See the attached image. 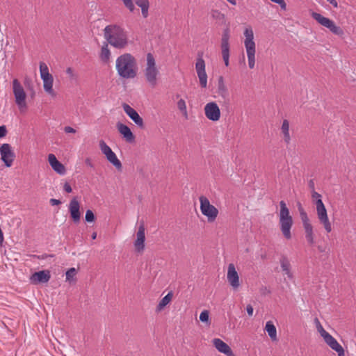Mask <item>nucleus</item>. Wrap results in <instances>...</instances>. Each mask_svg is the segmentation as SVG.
I'll use <instances>...</instances> for the list:
<instances>
[{"label": "nucleus", "instance_id": "f257e3e1", "mask_svg": "<svg viewBox=\"0 0 356 356\" xmlns=\"http://www.w3.org/2000/svg\"><path fill=\"white\" fill-rule=\"evenodd\" d=\"M115 68L119 76L123 79H134L137 75L136 60L129 53L122 54L117 58Z\"/></svg>", "mask_w": 356, "mask_h": 356}, {"label": "nucleus", "instance_id": "f03ea898", "mask_svg": "<svg viewBox=\"0 0 356 356\" xmlns=\"http://www.w3.org/2000/svg\"><path fill=\"white\" fill-rule=\"evenodd\" d=\"M104 38L113 47L122 49L128 44L127 31L121 26L110 24L104 28Z\"/></svg>", "mask_w": 356, "mask_h": 356}, {"label": "nucleus", "instance_id": "7ed1b4c3", "mask_svg": "<svg viewBox=\"0 0 356 356\" xmlns=\"http://www.w3.org/2000/svg\"><path fill=\"white\" fill-rule=\"evenodd\" d=\"M160 74L159 68L156 64V60L151 53L146 56V63L143 70V75L146 82L152 88L157 85L158 77Z\"/></svg>", "mask_w": 356, "mask_h": 356}, {"label": "nucleus", "instance_id": "20e7f679", "mask_svg": "<svg viewBox=\"0 0 356 356\" xmlns=\"http://www.w3.org/2000/svg\"><path fill=\"white\" fill-rule=\"evenodd\" d=\"M279 224L280 230L286 239L291 238V229L293 225V218L284 201L280 202Z\"/></svg>", "mask_w": 356, "mask_h": 356}, {"label": "nucleus", "instance_id": "39448f33", "mask_svg": "<svg viewBox=\"0 0 356 356\" xmlns=\"http://www.w3.org/2000/svg\"><path fill=\"white\" fill-rule=\"evenodd\" d=\"M312 198L316 204V213L319 222L323 225V227L327 233L331 232L332 225L327 216V209L322 201L321 195L313 190L312 192Z\"/></svg>", "mask_w": 356, "mask_h": 356}, {"label": "nucleus", "instance_id": "423d86ee", "mask_svg": "<svg viewBox=\"0 0 356 356\" xmlns=\"http://www.w3.org/2000/svg\"><path fill=\"white\" fill-rule=\"evenodd\" d=\"M243 34L245 36L244 46L248 56V66L250 69H253L255 65L256 44L254 41V33L251 26L246 27Z\"/></svg>", "mask_w": 356, "mask_h": 356}, {"label": "nucleus", "instance_id": "0eeeda50", "mask_svg": "<svg viewBox=\"0 0 356 356\" xmlns=\"http://www.w3.org/2000/svg\"><path fill=\"white\" fill-rule=\"evenodd\" d=\"M13 91L15 99V103L21 111L27 108L26 102V95L20 83V82L15 79L13 81Z\"/></svg>", "mask_w": 356, "mask_h": 356}, {"label": "nucleus", "instance_id": "6e6552de", "mask_svg": "<svg viewBox=\"0 0 356 356\" xmlns=\"http://www.w3.org/2000/svg\"><path fill=\"white\" fill-rule=\"evenodd\" d=\"M312 17L321 25L327 28L333 34L341 36L343 35L342 29L337 26L334 22L329 18H327L320 13L313 12Z\"/></svg>", "mask_w": 356, "mask_h": 356}, {"label": "nucleus", "instance_id": "1a4fd4ad", "mask_svg": "<svg viewBox=\"0 0 356 356\" xmlns=\"http://www.w3.org/2000/svg\"><path fill=\"white\" fill-rule=\"evenodd\" d=\"M200 211L207 218L209 222H213L218 216V210L204 196L200 197Z\"/></svg>", "mask_w": 356, "mask_h": 356}, {"label": "nucleus", "instance_id": "9d476101", "mask_svg": "<svg viewBox=\"0 0 356 356\" xmlns=\"http://www.w3.org/2000/svg\"><path fill=\"white\" fill-rule=\"evenodd\" d=\"M205 61L203 59L202 56L198 54V57L197 58L195 63V70L202 88H207V74L205 70Z\"/></svg>", "mask_w": 356, "mask_h": 356}, {"label": "nucleus", "instance_id": "9b49d317", "mask_svg": "<svg viewBox=\"0 0 356 356\" xmlns=\"http://www.w3.org/2000/svg\"><path fill=\"white\" fill-rule=\"evenodd\" d=\"M0 155L1 161L6 167L9 168L13 165L15 159V154L10 144L3 143L1 145Z\"/></svg>", "mask_w": 356, "mask_h": 356}, {"label": "nucleus", "instance_id": "f8f14e48", "mask_svg": "<svg viewBox=\"0 0 356 356\" xmlns=\"http://www.w3.org/2000/svg\"><path fill=\"white\" fill-rule=\"evenodd\" d=\"M229 29L227 28L223 30L220 44L222 59L227 67L229 65Z\"/></svg>", "mask_w": 356, "mask_h": 356}, {"label": "nucleus", "instance_id": "ddd939ff", "mask_svg": "<svg viewBox=\"0 0 356 356\" xmlns=\"http://www.w3.org/2000/svg\"><path fill=\"white\" fill-rule=\"evenodd\" d=\"M99 147L102 153L106 156L107 160L112 163L117 169L122 168V163L118 159L116 154L111 148L104 141L100 140Z\"/></svg>", "mask_w": 356, "mask_h": 356}, {"label": "nucleus", "instance_id": "4468645a", "mask_svg": "<svg viewBox=\"0 0 356 356\" xmlns=\"http://www.w3.org/2000/svg\"><path fill=\"white\" fill-rule=\"evenodd\" d=\"M204 113L206 117L211 121H218L220 118V108L214 102L207 103L205 105Z\"/></svg>", "mask_w": 356, "mask_h": 356}, {"label": "nucleus", "instance_id": "2eb2a0df", "mask_svg": "<svg viewBox=\"0 0 356 356\" xmlns=\"http://www.w3.org/2000/svg\"><path fill=\"white\" fill-rule=\"evenodd\" d=\"M325 342L334 350H335L338 356H345L344 350L343 347L338 343V341L328 332H324L322 336Z\"/></svg>", "mask_w": 356, "mask_h": 356}, {"label": "nucleus", "instance_id": "dca6fc26", "mask_svg": "<svg viewBox=\"0 0 356 356\" xmlns=\"http://www.w3.org/2000/svg\"><path fill=\"white\" fill-rule=\"evenodd\" d=\"M122 108L125 113L130 118L131 120L139 127H144L143 118L139 115L138 112L127 104H123Z\"/></svg>", "mask_w": 356, "mask_h": 356}, {"label": "nucleus", "instance_id": "f3484780", "mask_svg": "<svg viewBox=\"0 0 356 356\" xmlns=\"http://www.w3.org/2000/svg\"><path fill=\"white\" fill-rule=\"evenodd\" d=\"M280 264L283 275H286L289 280L293 281L294 280V275L289 259L286 256L282 255L280 259Z\"/></svg>", "mask_w": 356, "mask_h": 356}, {"label": "nucleus", "instance_id": "a211bd4d", "mask_svg": "<svg viewBox=\"0 0 356 356\" xmlns=\"http://www.w3.org/2000/svg\"><path fill=\"white\" fill-rule=\"evenodd\" d=\"M70 216L74 223H79L81 218L80 204L76 197H73L69 204Z\"/></svg>", "mask_w": 356, "mask_h": 356}, {"label": "nucleus", "instance_id": "6ab92c4d", "mask_svg": "<svg viewBox=\"0 0 356 356\" xmlns=\"http://www.w3.org/2000/svg\"><path fill=\"white\" fill-rule=\"evenodd\" d=\"M51 278L50 272L49 270H40L35 272L30 277L32 284H37L40 283H47Z\"/></svg>", "mask_w": 356, "mask_h": 356}, {"label": "nucleus", "instance_id": "aec40b11", "mask_svg": "<svg viewBox=\"0 0 356 356\" xmlns=\"http://www.w3.org/2000/svg\"><path fill=\"white\" fill-rule=\"evenodd\" d=\"M227 278L229 284L234 289H237L240 286L238 274L233 264L228 266Z\"/></svg>", "mask_w": 356, "mask_h": 356}, {"label": "nucleus", "instance_id": "412c9836", "mask_svg": "<svg viewBox=\"0 0 356 356\" xmlns=\"http://www.w3.org/2000/svg\"><path fill=\"white\" fill-rule=\"evenodd\" d=\"M145 227L144 225L142 224L138 227V230L136 234V240L134 242V247L136 252H141L143 251L145 248Z\"/></svg>", "mask_w": 356, "mask_h": 356}, {"label": "nucleus", "instance_id": "4be33fe9", "mask_svg": "<svg viewBox=\"0 0 356 356\" xmlns=\"http://www.w3.org/2000/svg\"><path fill=\"white\" fill-rule=\"evenodd\" d=\"M48 161L52 169L60 175H64L66 173L65 166L58 161L56 156L53 154L48 155Z\"/></svg>", "mask_w": 356, "mask_h": 356}, {"label": "nucleus", "instance_id": "5701e85b", "mask_svg": "<svg viewBox=\"0 0 356 356\" xmlns=\"http://www.w3.org/2000/svg\"><path fill=\"white\" fill-rule=\"evenodd\" d=\"M213 344L219 352L227 356H233V352L230 347L220 339H213Z\"/></svg>", "mask_w": 356, "mask_h": 356}, {"label": "nucleus", "instance_id": "b1692460", "mask_svg": "<svg viewBox=\"0 0 356 356\" xmlns=\"http://www.w3.org/2000/svg\"><path fill=\"white\" fill-rule=\"evenodd\" d=\"M117 128L118 131L123 136V137L127 142H134L135 136L128 126L122 123L118 122L117 124Z\"/></svg>", "mask_w": 356, "mask_h": 356}, {"label": "nucleus", "instance_id": "393cba45", "mask_svg": "<svg viewBox=\"0 0 356 356\" xmlns=\"http://www.w3.org/2000/svg\"><path fill=\"white\" fill-rule=\"evenodd\" d=\"M43 81L44 90L51 97H56V92L53 90L54 78L52 75L43 76L41 78Z\"/></svg>", "mask_w": 356, "mask_h": 356}, {"label": "nucleus", "instance_id": "a878e982", "mask_svg": "<svg viewBox=\"0 0 356 356\" xmlns=\"http://www.w3.org/2000/svg\"><path fill=\"white\" fill-rule=\"evenodd\" d=\"M136 4L141 8V13L144 18L149 15V2L148 0H136Z\"/></svg>", "mask_w": 356, "mask_h": 356}, {"label": "nucleus", "instance_id": "bb28decb", "mask_svg": "<svg viewBox=\"0 0 356 356\" xmlns=\"http://www.w3.org/2000/svg\"><path fill=\"white\" fill-rule=\"evenodd\" d=\"M265 330L268 332V336L272 341H277V330L276 327L272 321H267L265 326Z\"/></svg>", "mask_w": 356, "mask_h": 356}, {"label": "nucleus", "instance_id": "cd10ccee", "mask_svg": "<svg viewBox=\"0 0 356 356\" xmlns=\"http://www.w3.org/2000/svg\"><path fill=\"white\" fill-rule=\"evenodd\" d=\"M173 296L172 291H169L167 295H165L159 302L158 305L156 306V311L160 312L167 305H168Z\"/></svg>", "mask_w": 356, "mask_h": 356}, {"label": "nucleus", "instance_id": "c85d7f7f", "mask_svg": "<svg viewBox=\"0 0 356 356\" xmlns=\"http://www.w3.org/2000/svg\"><path fill=\"white\" fill-rule=\"evenodd\" d=\"M282 133L284 136V140L286 143L289 144L291 140V137L289 134V123L287 120H284L282 127H281Z\"/></svg>", "mask_w": 356, "mask_h": 356}, {"label": "nucleus", "instance_id": "c756f323", "mask_svg": "<svg viewBox=\"0 0 356 356\" xmlns=\"http://www.w3.org/2000/svg\"><path fill=\"white\" fill-rule=\"evenodd\" d=\"M305 232V238L307 241L312 245L314 243V236L313 233V227L311 224L303 226Z\"/></svg>", "mask_w": 356, "mask_h": 356}, {"label": "nucleus", "instance_id": "7c9ffc66", "mask_svg": "<svg viewBox=\"0 0 356 356\" xmlns=\"http://www.w3.org/2000/svg\"><path fill=\"white\" fill-rule=\"evenodd\" d=\"M218 93L222 97H225L228 95L227 88L224 83L222 76H220L218 82Z\"/></svg>", "mask_w": 356, "mask_h": 356}, {"label": "nucleus", "instance_id": "2f4dec72", "mask_svg": "<svg viewBox=\"0 0 356 356\" xmlns=\"http://www.w3.org/2000/svg\"><path fill=\"white\" fill-rule=\"evenodd\" d=\"M100 58L104 63H108L110 59L111 52L108 48V45L105 44L102 47L100 52Z\"/></svg>", "mask_w": 356, "mask_h": 356}, {"label": "nucleus", "instance_id": "473e14b6", "mask_svg": "<svg viewBox=\"0 0 356 356\" xmlns=\"http://www.w3.org/2000/svg\"><path fill=\"white\" fill-rule=\"evenodd\" d=\"M211 17L219 23H223L225 21V15L218 10H213L211 11Z\"/></svg>", "mask_w": 356, "mask_h": 356}, {"label": "nucleus", "instance_id": "72a5a7b5", "mask_svg": "<svg viewBox=\"0 0 356 356\" xmlns=\"http://www.w3.org/2000/svg\"><path fill=\"white\" fill-rule=\"evenodd\" d=\"M40 73L41 78H43V76H46L47 75H51L49 72L48 66L43 62L40 63Z\"/></svg>", "mask_w": 356, "mask_h": 356}, {"label": "nucleus", "instance_id": "f704fd0d", "mask_svg": "<svg viewBox=\"0 0 356 356\" xmlns=\"http://www.w3.org/2000/svg\"><path fill=\"white\" fill-rule=\"evenodd\" d=\"M177 107L185 116H187L186 104V102L183 99H180L177 102Z\"/></svg>", "mask_w": 356, "mask_h": 356}, {"label": "nucleus", "instance_id": "c9c22d12", "mask_svg": "<svg viewBox=\"0 0 356 356\" xmlns=\"http://www.w3.org/2000/svg\"><path fill=\"white\" fill-rule=\"evenodd\" d=\"M200 320L202 323H205L207 325L210 324L209 322V313L207 310H204L200 313Z\"/></svg>", "mask_w": 356, "mask_h": 356}, {"label": "nucleus", "instance_id": "e433bc0d", "mask_svg": "<svg viewBox=\"0 0 356 356\" xmlns=\"http://www.w3.org/2000/svg\"><path fill=\"white\" fill-rule=\"evenodd\" d=\"M123 2L124 6L131 12L134 13L136 10L135 5L133 0H121Z\"/></svg>", "mask_w": 356, "mask_h": 356}, {"label": "nucleus", "instance_id": "4c0bfd02", "mask_svg": "<svg viewBox=\"0 0 356 356\" xmlns=\"http://www.w3.org/2000/svg\"><path fill=\"white\" fill-rule=\"evenodd\" d=\"M85 219L87 222H92L95 220V216L92 210L88 209L86 212Z\"/></svg>", "mask_w": 356, "mask_h": 356}, {"label": "nucleus", "instance_id": "58836bf2", "mask_svg": "<svg viewBox=\"0 0 356 356\" xmlns=\"http://www.w3.org/2000/svg\"><path fill=\"white\" fill-rule=\"evenodd\" d=\"M300 214L303 226L311 224L307 213L303 209L300 210Z\"/></svg>", "mask_w": 356, "mask_h": 356}, {"label": "nucleus", "instance_id": "ea45409f", "mask_svg": "<svg viewBox=\"0 0 356 356\" xmlns=\"http://www.w3.org/2000/svg\"><path fill=\"white\" fill-rule=\"evenodd\" d=\"M76 270L74 268H71L68 269L65 273L66 275V280L68 281H70L74 276L76 275Z\"/></svg>", "mask_w": 356, "mask_h": 356}, {"label": "nucleus", "instance_id": "a19ab883", "mask_svg": "<svg viewBox=\"0 0 356 356\" xmlns=\"http://www.w3.org/2000/svg\"><path fill=\"white\" fill-rule=\"evenodd\" d=\"M316 321L317 323V325H316L317 330H318V332L320 333L321 336L322 337L323 335H324V332H327L325 330V329L323 327L322 325L320 323V322L318 321V320L317 318L316 319Z\"/></svg>", "mask_w": 356, "mask_h": 356}, {"label": "nucleus", "instance_id": "79ce46f5", "mask_svg": "<svg viewBox=\"0 0 356 356\" xmlns=\"http://www.w3.org/2000/svg\"><path fill=\"white\" fill-rule=\"evenodd\" d=\"M271 1L279 4L282 9L285 10L286 5L284 0H270Z\"/></svg>", "mask_w": 356, "mask_h": 356}, {"label": "nucleus", "instance_id": "37998d69", "mask_svg": "<svg viewBox=\"0 0 356 356\" xmlns=\"http://www.w3.org/2000/svg\"><path fill=\"white\" fill-rule=\"evenodd\" d=\"M7 129L5 125L0 126V138L6 135Z\"/></svg>", "mask_w": 356, "mask_h": 356}, {"label": "nucleus", "instance_id": "c03bdc74", "mask_svg": "<svg viewBox=\"0 0 356 356\" xmlns=\"http://www.w3.org/2000/svg\"><path fill=\"white\" fill-rule=\"evenodd\" d=\"M66 74L70 76V79H74L76 76L73 70L71 67H67L66 69Z\"/></svg>", "mask_w": 356, "mask_h": 356}, {"label": "nucleus", "instance_id": "a18cd8bd", "mask_svg": "<svg viewBox=\"0 0 356 356\" xmlns=\"http://www.w3.org/2000/svg\"><path fill=\"white\" fill-rule=\"evenodd\" d=\"M63 189L66 193H70L72 191L70 184L67 182L65 183V184L63 186Z\"/></svg>", "mask_w": 356, "mask_h": 356}, {"label": "nucleus", "instance_id": "49530a36", "mask_svg": "<svg viewBox=\"0 0 356 356\" xmlns=\"http://www.w3.org/2000/svg\"><path fill=\"white\" fill-rule=\"evenodd\" d=\"M64 131L67 134H74L76 132V130L74 128L67 126L64 128Z\"/></svg>", "mask_w": 356, "mask_h": 356}, {"label": "nucleus", "instance_id": "de8ad7c7", "mask_svg": "<svg viewBox=\"0 0 356 356\" xmlns=\"http://www.w3.org/2000/svg\"><path fill=\"white\" fill-rule=\"evenodd\" d=\"M246 311H247V313L248 314L251 316H252L253 314V307L251 305H248L247 307H246Z\"/></svg>", "mask_w": 356, "mask_h": 356}, {"label": "nucleus", "instance_id": "09e8293b", "mask_svg": "<svg viewBox=\"0 0 356 356\" xmlns=\"http://www.w3.org/2000/svg\"><path fill=\"white\" fill-rule=\"evenodd\" d=\"M50 204L52 205V206H54V205H58V204H61V202L60 200H57V199H51L50 200Z\"/></svg>", "mask_w": 356, "mask_h": 356}, {"label": "nucleus", "instance_id": "8fccbe9b", "mask_svg": "<svg viewBox=\"0 0 356 356\" xmlns=\"http://www.w3.org/2000/svg\"><path fill=\"white\" fill-rule=\"evenodd\" d=\"M85 163H86V164L88 167H90V168H93V167H94V165H93V164H92V161H91L90 159H89V158H87V159L85 160Z\"/></svg>", "mask_w": 356, "mask_h": 356}, {"label": "nucleus", "instance_id": "3c124183", "mask_svg": "<svg viewBox=\"0 0 356 356\" xmlns=\"http://www.w3.org/2000/svg\"><path fill=\"white\" fill-rule=\"evenodd\" d=\"M330 4H332L334 8L338 7V3L336 0H327Z\"/></svg>", "mask_w": 356, "mask_h": 356}, {"label": "nucleus", "instance_id": "603ef678", "mask_svg": "<svg viewBox=\"0 0 356 356\" xmlns=\"http://www.w3.org/2000/svg\"><path fill=\"white\" fill-rule=\"evenodd\" d=\"M3 241V234L1 229L0 228V245H2Z\"/></svg>", "mask_w": 356, "mask_h": 356}, {"label": "nucleus", "instance_id": "864d4df0", "mask_svg": "<svg viewBox=\"0 0 356 356\" xmlns=\"http://www.w3.org/2000/svg\"><path fill=\"white\" fill-rule=\"evenodd\" d=\"M309 186L312 189V191L314 190V183L312 180L309 181Z\"/></svg>", "mask_w": 356, "mask_h": 356}, {"label": "nucleus", "instance_id": "5fc2aeb1", "mask_svg": "<svg viewBox=\"0 0 356 356\" xmlns=\"http://www.w3.org/2000/svg\"><path fill=\"white\" fill-rule=\"evenodd\" d=\"M228 2H229L230 3H232V5H236V0H227Z\"/></svg>", "mask_w": 356, "mask_h": 356}, {"label": "nucleus", "instance_id": "6e6d98bb", "mask_svg": "<svg viewBox=\"0 0 356 356\" xmlns=\"http://www.w3.org/2000/svg\"><path fill=\"white\" fill-rule=\"evenodd\" d=\"M92 236V238L93 240L96 239V238H97V233H96V232H93V233L92 234V236Z\"/></svg>", "mask_w": 356, "mask_h": 356}, {"label": "nucleus", "instance_id": "4d7b16f0", "mask_svg": "<svg viewBox=\"0 0 356 356\" xmlns=\"http://www.w3.org/2000/svg\"><path fill=\"white\" fill-rule=\"evenodd\" d=\"M38 258H40V257H38ZM41 258H42V259H44V256H42V257H41Z\"/></svg>", "mask_w": 356, "mask_h": 356}]
</instances>
